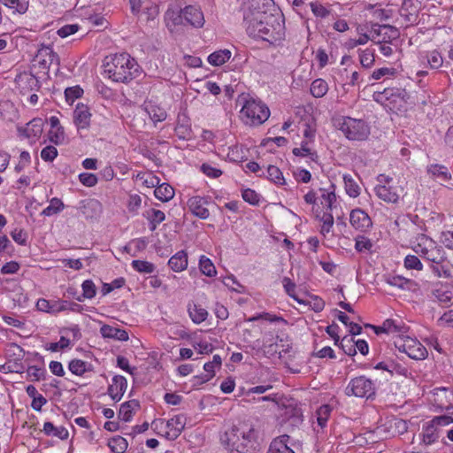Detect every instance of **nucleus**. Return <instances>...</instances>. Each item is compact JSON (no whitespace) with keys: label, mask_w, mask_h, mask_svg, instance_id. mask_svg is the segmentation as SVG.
Wrapping results in <instances>:
<instances>
[{"label":"nucleus","mask_w":453,"mask_h":453,"mask_svg":"<svg viewBox=\"0 0 453 453\" xmlns=\"http://www.w3.org/2000/svg\"><path fill=\"white\" fill-rule=\"evenodd\" d=\"M104 73L116 82L128 83L139 77L142 70L136 60L127 53L115 54L105 58Z\"/></svg>","instance_id":"nucleus-1"},{"label":"nucleus","mask_w":453,"mask_h":453,"mask_svg":"<svg viewBox=\"0 0 453 453\" xmlns=\"http://www.w3.org/2000/svg\"><path fill=\"white\" fill-rule=\"evenodd\" d=\"M262 20L270 27L276 21H283L273 0H247L243 5V23L249 24L250 29L254 31V24Z\"/></svg>","instance_id":"nucleus-2"},{"label":"nucleus","mask_w":453,"mask_h":453,"mask_svg":"<svg viewBox=\"0 0 453 453\" xmlns=\"http://www.w3.org/2000/svg\"><path fill=\"white\" fill-rule=\"evenodd\" d=\"M254 429L244 424L232 426L220 437L223 445L231 453H252L254 449Z\"/></svg>","instance_id":"nucleus-3"},{"label":"nucleus","mask_w":453,"mask_h":453,"mask_svg":"<svg viewBox=\"0 0 453 453\" xmlns=\"http://www.w3.org/2000/svg\"><path fill=\"white\" fill-rule=\"evenodd\" d=\"M241 100L243 103L240 111L241 118L246 125L259 126L268 119L270 116L269 108L260 100L249 95L242 96Z\"/></svg>","instance_id":"nucleus-4"},{"label":"nucleus","mask_w":453,"mask_h":453,"mask_svg":"<svg viewBox=\"0 0 453 453\" xmlns=\"http://www.w3.org/2000/svg\"><path fill=\"white\" fill-rule=\"evenodd\" d=\"M412 250L423 258L436 265H441L446 259L443 248L423 234H418Z\"/></svg>","instance_id":"nucleus-5"},{"label":"nucleus","mask_w":453,"mask_h":453,"mask_svg":"<svg viewBox=\"0 0 453 453\" xmlns=\"http://www.w3.org/2000/svg\"><path fill=\"white\" fill-rule=\"evenodd\" d=\"M283 21H276L273 27H270L265 24V20L254 24V31L250 30L249 24H244L247 34L253 38L261 39L270 43H273L278 40H280L283 35Z\"/></svg>","instance_id":"nucleus-6"},{"label":"nucleus","mask_w":453,"mask_h":453,"mask_svg":"<svg viewBox=\"0 0 453 453\" xmlns=\"http://www.w3.org/2000/svg\"><path fill=\"white\" fill-rule=\"evenodd\" d=\"M338 125L349 140L364 141L370 134V127L363 119L346 117Z\"/></svg>","instance_id":"nucleus-7"},{"label":"nucleus","mask_w":453,"mask_h":453,"mask_svg":"<svg viewBox=\"0 0 453 453\" xmlns=\"http://www.w3.org/2000/svg\"><path fill=\"white\" fill-rule=\"evenodd\" d=\"M377 180L379 184L374 188L376 196L386 203H397L402 188L394 183L392 178L384 174H380Z\"/></svg>","instance_id":"nucleus-8"},{"label":"nucleus","mask_w":453,"mask_h":453,"mask_svg":"<svg viewBox=\"0 0 453 453\" xmlns=\"http://www.w3.org/2000/svg\"><path fill=\"white\" fill-rule=\"evenodd\" d=\"M347 395L365 397L367 399L374 396L376 388L374 382L365 376H358L352 379L345 389Z\"/></svg>","instance_id":"nucleus-9"},{"label":"nucleus","mask_w":453,"mask_h":453,"mask_svg":"<svg viewBox=\"0 0 453 453\" xmlns=\"http://www.w3.org/2000/svg\"><path fill=\"white\" fill-rule=\"evenodd\" d=\"M395 348L409 357L416 360L425 359L427 350L417 339L411 337L399 338L395 342Z\"/></svg>","instance_id":"nucleus-10"},{"label":"nucleus","mask_w":453,"mask_h":453,"mask_svg":"<svg viewBox=\"0 0 453 453\" xmlns=\"http://www.w3.org/2000/svg\"><path fill=\"white\" fill-rule=\"evenodd\" d=\"M34 60L42 70H49L52 65H56L58 67L60 64L58 55L49 46H42L38 50Z\"/></svg>","instance_id":"nucleus-11"},{"label":"nucleus","mask_w":453,"mask_h":453,"mask_svg":"<svg viewBox=\"0 0 453 453\" xmlns=\"http://www.w3.org/2000/svg\"><path fill=\"white\" fill-rule=\"evenodd\" d=\"M186 417L183 414H179L170 418L165 423V436L168 440H175L177 439L186 426Z\"/></svg>","instance_id":"nucleus-12"},{"label":"nucleus","mask_w":453,"mask_h":453,"mask_svg":"<svg viewBox=\"0 0 453 453\" xmlns=\"http://www.w3.org/2000/svg\"><path fill=\"white\" fill-rule=\"evenodd\" d=\"M349 222L357 230L365 232L372 226V220L368 214L361 210H352L349 215Z\"/></svg>","instance_id":"nucleus-13"},{"label":"nucleus","mask_w":453,"mask_h":453,"mask_svg":"<svg viewBox=\"0 0 453 453\" xmlns=\"http://www.w3.org/2000/svg\"><path fill=\"white\" fill-rule=\"evenodd\" d=\"M43 125L44 120L42 119L35 118L25 127H19L18 131L28 139H37L42 134Z\"/></svg>","instance_id":"nucleus-14"},{"label":"nucleus","mask_w":453,"mask_h":453,"mask_svg":"<svg viewBox=\"0 0 453 453\" xmlns=\"http://www.w3.org/2000/svg\"><path fill=\"white\" fill-rule=\"evenodd\" d=\"M206 204H208L207 199L202 196H193L188 201L190 211L202 219H208L210 215L209 210L205 207Z\"/></svg>","instance_id":"nucleus-15"},{"label":"nucleus","mask_w":453,"mask_h":453,"mask_svg":"<svg viewBox=\"0 0 453 453\" xmlns=\"http://www.w3.org/2000/svg\"><path fill=\"white\" fill-rule=\"evenodd\" d=\"M394 93H397V97L404 102L409 98V95L405 89L396 88H385L382 91H375L373 98L377 102L395 101Z\"/></svg>","instance_id":"nucleus-16"},{"label":"nucleus","mask_w":453,"mask_h":453,"mask_svg":"<svg viewBox=\"0 0 453 453\" xmlns=\"http://www.w3.org/2000/svg\"><path fill=\"white\" fill-rule=\"evenodd\" d=\"M127 388V381L126 378L121 375H116L112 379V383L108 387V395L113 401L119 402L122 398Z\"/></svg>","instance_id":"nucleus-17"},{"label":"nucleus","mask_w":453,"mask_h":453,"mask_svg":"<svg viewBox=\"0 0 453 453\" xmlns=\"http://www.w3.org/2000/svg\"><path fill=\"white\" fill-rule=\"evenodd\" d=\"M184 19L195 27H202L204 24V17L203 12L193 5L186 6L182 9Z\"/></svg>","instance_id":"nucleus-18"},{"label":"nucleus","mask_w":453,"mask_h":453,"mask_svg":"<svg viewBox=\"0 0 453 453\" xmlns=\"http://www.w3.org/2000/svg\"><path fill=\"white\" fill-rule=\"evenodd\" d=\"M91 113L88 107L85 104H78L73 112V119L76 127L81 128H88L90 123Z\"/></svg>","instance_id":"nucleus-19"},{"label":"nucleus","mask_w":453,"mask_h":453,"mask_svg":"<svg viewBox=\"0 0 453 453\" xmlns=\"http://www.w3.org/2000/svg\"><path fill=\"white\" fill-rule=\"evenodd\" d=\"M100 333L104 338H110L126 342L128 340V334L126 330L113 327L110 325H103Z\"/></svg>","instance_id":"nucleus-20"},{"label":"nucleus","mask_w":453,"mask_h":453,"mask_svg":"<svg viewBox=\"0 0 453 453\" xmlns=\"http://www.w3.org/2000/svg\"><path fill=\"white\" fill-rule=\"evenodd\" d=\"M168 265L174 272H182L188 266V255L184 250H180L173 255L168 261Z\"/></svg>","instance_id":"nucleus-21"},{"label":"nucleus","mask_w":453,"mask_h":453,"mask_svg":"<svg viewBox=\"0 0 453 453\" xmlns=\"http://www.w3.org/2000/svg\"><path fill=\"white\" fill-rule=\"evenodd\" d=\"M422 441L426 445L435 442L439 438V431L433 422H428L422 428Z\"/></svg>","instance_id":"nucleus-22"},{"label":"nucleus","mask_w":453,"mask_h":453,"mask_svg":"<svg viewBox=\"0 0 453 453\" xmlns=\"http://www.w3.org/2000/svg\"><path fill=\"white\" fill-rule=\"evenodd\" d=\"M139 407L140 403L137 400H130L123 403L119 408V418L125 422H129L133 418L134 410Z\"/></svg>","instance_id":"nucleus-23"},{"label":"nucleus","mask_w":453,"mask_h":453,"mask_svg":"<svg viewBox=\"0 0 453 453\" xmlns=\"http://www.w3.org/2000/svg\"><path fill=\"white\" fill-rule=\"evenodd\" d=\"M427 172L441 184L451 179V174L448 168L441 165H432L428 167Z\"/></svg>","instance_id":"nucleus-24"},{"label":"nucleus","mask_w":453,"mask_h":453,"mask_svg":"<svg viewBox=\"0 0 453 453\" xmlns=\"http://www.w3.org/2000/svg\"><path fill=\"white\" fill-rule=\"evenodd\" d=\"M188 311L190 319L195 324L203 322L208 317V311L202 306L196 303H189L188 305Z\"/></svg>","instance_id":"nucleus-25"},{"label":"nucleus","mask_w":453,"mask_h":453,"mask_svg":"<svg viewBox=\"0 0 453 453\" xmlns=\"http://www.w3.org/2000/svg\"><path fill=\"white\" fill-rule=\"evenodd\" d=\"M145 111L149 114L151 120L155 123L164 121L167 116L165 109L161 108L160 106H158L151 102H149L146 104Z\"/></svg>","instance_id":"nucleus-26"},{"label":"nucleus","mask_w":453,"mask_h":453,"mask_svg":"<svg viewBox=\"0 0 453 453\" xmlns=\"http://www.w3.org/2000/svg\"><path fill=\"white\" fill-rule=\"evenodd\" d=\"M42 431L46 435L58 437L61 440H66L69 433L64 426H55L51 422H45Z\"/></svg>","instance_id":"nucleus-27"},{"label":"nucleus","mask_w":453,"mask_h":453,"mask_svg":"<svg viewBox=\"0 0 453 453\" xmlns=\"http://www.w3.org/2000/svg\"><path fill=\"white\" fill-rule=\"evenodd\" d=\"M433 294L441 303L449 304L453 301V289L449 286H441L434 289Z\"/></svg>","instance_id":"nucleus-28"},{"label":"nucleus","mask_w":453,"mask_h":453,"mask_svg":"<svg viewBox=\"0 0 453 453\" xmlns=\"http://www.w3.org/2000/svg\"><path fill=\"white\" fill-rule=\"evenodd\" d=\"M154 195L158 200L168 202L174 196V189L169 184L163 183L155 188Z\"/></svg>","instance_id":"nucleus-29"},{"label":"nucleus","mask_w":453,"mask_h":453,"mask_svg":"<svg viewBox=\"0 0 453 453\" xmlns=\"http://www.w3.org/2000/svg\"><path fill=\"white\" fill-rule=\"evenodd\" d=\"M231 51L229 50H217L208 57V62L214 66H219L225 64L231 58Z\"/></svg>","instance_id":"nucleus-30"},{"label":"nucleus","mask_w":453,"mask_h":453,"mask_svg":"<svg viewBox=\"0 0 453 453\" xmlns=\"http://www.w3.org/2000/svg\"><path fill=\"white\" fill-rule=\"evenodd\" d=\"M310 90L314 97L320 98L328 91V85L323 79H316L312 81Z\"/></svg>","instance_id":"nucleus-31"},{"label":"nucleus","mask_w":453,"mask_h":453,"mask_svg":"<svg viewBox=\"0 0 453 453\" xmlns=\"http://www.w3.org/2000/svg\"><path fill=\"white\" fill-rule=\"evenodd\" d=\"M108 446L113 453H124L127 449L128 443L125 438L117 435L109 441Z\"/></svg>","instance_id":"nucleus-32"},{"label":"nucleus","mask_w":453,"mask_h":453,"mask_svg":"<svg viewBox=\"0 0 453 453\" xmlns=\"http://www.w3.org/2000/svg\"><path fill=\"white\" fill-rule=\"evenodd\" d=\"M65 208V205L63 203V202L59 199V198H57V197H54L52 198L50 201V205L47 206L42 211V215L43 216H47V217H50V216H52V215H55V214H58V212H60L63 209Z\"/></svg>","instance_id":"nucleus-33"},{"label":"nucleus","mask_w":453,"mask_h":453,"mask_svg":"<svg viewBox=\"0 0 453 453\" xmlns=\"http://www.w3.org/2000/svg\"><path fill=\"white\" fill-rule=\"evenodd\" d=\"M68 368L70 372L77 376L83 375L88 371V363L81 359H73L70 361Z\"/></svg>","instance_id":"nucleus-34"},{"label":"nucleus","mask_w":453,"mask_h":453,"mask_svg":"<svg viewBox=\"0 0 453 453\" xmlns=\"http://www.w3.org/2000/svg\"><path fill=\"white\" fill-rule=\"evenodd\" d=\"M199 266L202 273L208 277L215 276L217 272L214 265L210 258L202 256L199 260Z\"/></svg>","instance_id":"nucleus-35"},{"label":"nucleus","mask_w":453,"mask_h":453,"mask_svg":"<svg viewBox=\"0 0 453 453\" xmlns=\"http://www.w3.org/2000/svg\"><path fill=\"white\" fill-rule=\"evenodd\" d=\"M82 296L77 297L79 302L82 301V298L91 299L96 294V288L94 282L91 280H86L83 281L82 285Z\"/></svg>","instance_id":"nucleus-36"},{"label":"nucleus","mask_w":453,"mask_h":453,"mask_svg":"<svg viewBox=\"0 0 453 453\" xmlns=\"http://www.w3.org/2000/svg\"><path fill=\"white\" fill-rule=\"evenodd\" d=\"M267 178L277 185H284L286 183L281 171L275 165L267 167Z\"/></svg>","instance_id":"nucleus-37"},{"label":"nucleus","mask_w":453,"mask_h":453,"mask_svg":"<svg viewBox=\"0 0 453 453\" xmlns=\"http://www.w3.org/2000/svg\"><path fill=\"white\" fill-rule=\"evenodd\" d=\"M345 189L347 194L351 197H357L360 194V188L350 175L343 176Z\"/></svg>","instance_id":"nucleus-38"},{"label":"nucleus","mask_w":453,"mask_h":453,"mask_svg":"<svg viewBox=\"0 0 453 453\" xmlns=\"http://www.w3.org/2000/svg\"><path fill=\"white\" fill-rule=\"evenodd\" d=\"M383 28H385V30H383V33L381 35L382 40H381V42H379V43H381V42L388 43V42H392L393 40L397 39L400 35L398 29L393 26L383 25Z\"/></svg>","instance_id":"nucleus-39"},{"label":"nucleus","mask_w":453,"mask_h":453,"mask_svg":"<svg viewBox=\"0 0 453 453\" xmlns=\"http://www.w3.org/2000/svg\"><path fill=\"white\" fill-rule=\"evenodd\" d=\"M5 6L19 13H25L28 8V0H0Z\"/></svg>","instance_id":"nucleus-40"},{"label":"nucleus","mask_w":453,"mask_h":453,"mask_svg":"<svg viewBox=\"0 0 453 453\" xmlns=\"http://www.w3.org/2000/svg\"><path fill=\"white\" fill-rule=\"evenodd\" d=\"M280 441H276L271 444L267 453H295L289 447L287 446L285 439H288V435H282Z\"/></svg>","instance_id":"nucleus-41"},{"label":"nucleus","mask_w":453,"mask_h":453,"mask_svg":"<svg viewBox=\"0 0 453 453\" xmlns=\"http://www.w3.org/2000/svg\"><path fill=\"white\" fill-rule=\"evenodd\" d=\"M345 354L348 356H355L357 354L355 342L352 338L343 337L338 343Z\"/></svg>","instance_id":"nucleus-42"},{"label":"nucleus","mask_w":453,"mask_h":453,"mask_svg":"<svg viewBox=\"0 0 453 453\" xmlns=\"http://www.w3.org/2000/svg\"><path fill=\"white\" fill-rule=\"evenodd\" d=\"M132 266L135 271L144 273H151L155 270V265L152 263L143 260H133Z\"/></svg>","instance_id":"nucleus-43"},{"label":"nucleus","mask_w":453,"mask_h":453,"mask_svg":"<svg viewBox=\"0 0 453 453\" xmlns=\"http://www.w3.org/2000/svg\"><path fill=\"white\" fill-rule=\"evenodd\" d=\"M83 94V89L80 86H74L65 88V96L67 103L72 104L75 99L80 98Z\"/></svg>","instance_id":"nucleus-44"},{"label":"nucleus","mask_w":453,"mask_h":453,"mask_svg":"<svg viewBox=\"0 0 453 453\" xmlns=\"http://www.w3.org/2000/svg\"><path fill=\"white\" fill-rule=\"evenodd\" d=\"M404 326L396 323L394 319H386L382 323V329L386 334L403 333Z\"/></svg>","instance_id":"nucleus-45"},{"label":"nucleus","mask_w":453,"mask_h":453,"mask_svg":"<svg viewBox=\"0 0 453 453\" xmlns=\"http://www.w3.org/2000/svg\"><path fill=\"white\" fill-rule=\"evenodd\" d=\"M293 154L295 156L307 157L309 156L312 160H315L317 157V154L315 152H311L308 142H303L301 143L300 148H295L293 150Z\"/></svg>","instance_id":"nucleus-46"},{"label":"nucleus","mask_w":453,"mask_h":453,"mask_svg":"<svg viewBox=\"0 0 453 453\" xmlns=\"http://www.w3.org/2000/svg\"><path fill=\"white\" fill-rule=\"evenodd\" d=\"M203 369L208 373L206 375H204L203 377H199V376L195 377V380H197L196 382H195L196 385L202 384L203 382H207L215 375V371H214L215 365L213 364H211V362L205 363L203 365Z\"/></svg>","instance_id":"nucleus-47"},{"label":"nucleus","mask_w":453,"mask_h":453,"mask_svg":"<svg viewBox=\"0 0 453 453\" xmlns=\"http://www.w3.org/2000/svg\"><path fill=\"white\" fill-rule=\"evenodd\" d=\"M49 140L58 145V144H61L63 143L64 140H65V132H64V128L63 127H60L58 128H55V129H50L49 131Z\"/></svg>","instance_id":"nucleus-48"},{"label":"nucleus","mask_w":453,"mask_h":453,"mask_svg":"<svg viewBox=\"0 0 453 453\" xmlns=\"http://www.w3.org/2000/svg\"><path fill=\"white\" fill-rule=\"evenodd\" d=\"M223 283L232 291H235L237 293L244 292V287L241 285L239 281L235 279V277L233 275L226 277L223 280Z\"/></svg>","instance_id":"nucleus-49"},{"label":"nucleus","mask_w":453,"mask_h":453,"mask_svg":"<svg viewBox=\"0 0 453 453\" xmlns=\"http://www.w3.org/2000/svg\"><path fill=\"white\" fill-rule=\"evenodd\" d=\"M46 371L43 368L37 367L35 365L29 366L27 370V376L31 378L33 381H38L44 379Z\"/></svg>","instance_id":"nucleus-50"},{"label":"nucleus","mask_w":453,"mask_h":453,"mask_svg":"<svg viewBox=\"0 0 453 453\" xmlns=\"http://www.w3.org/2000/svg\"><path fill=\"white\" fill-rule=\"evenodd\" d=\"M404 266L407 269H415L421 271L423 268L422 263L419 258L414 255H408L404 258Z\"/></svg>","instance_id":"nucleus-51"},{"label":"nucleus","mask_w":453,"mask_h":453,"mask_svg":"<svg viewBox=\"0 0 453 453\" xmlns=\"http://www.w3.org/2000/svg\"><path fill=\"white\" fill-rule=\"evenodd\" d=\"M310 6L312 13L318 18H326L330 14V11L318 2H311Z\"/></svg>","instance_id":"nucleus-52"},{"label":"nucleus","mask_w":453,"mask_h":453,"mask_svg":"<svg viewBox=\"0 0 453 453\" xmlns=\"http://www.w3.org/2000/svg\"><path fill=\"white\" fill-rule=\"evenodd\" d=\"M165 18L171 21L173 26L182 24V20L184 19L182 9L180 11L167 10L165 12Z\"/></svg>","instance_id":"nucleus-53"},{"label":"nucleus","mask_w":453,"mask_h":453,"mask_svg":"<svg viewBox=\"0 0 453 453\" xmlns=\"http://www.w3.org/2000/svg\"><path fill=\"white\" fill-rule=\"evenodd\" d=\"M79 180L86 187H94L96 185L98 179L96 174L90 173H82L79 174Z\"/></svg>","instance_id":"nucleus-54"},{"label":"nucleus","mask_w":453,"mask_h":453,"mask_svg":"<svg viewBox=\"0 0 453 453\" xmlns=\"http://www.w3.org/2000/svg\"><path fill=\"white\" fill-rule=\"evenodd\" d=\"M330 413V408L327 405L321 406L317 411V421L322 428L326 426Z\"/></svg>","instance_id":"nucleus-55"},{"label":"nucleus","mask_w":453,"mask_h":453,"mask_svg":"<svg viewBox=\"0 0 453 453\" xmlns=\"http://www.w3.org/2000/svg\"><path fill=\"white\" fill-rule=\"evenodd\" d=\"M282 283H283V287L285 288V291L287 292V294L294 298L296 301H297L298 303H302V301L300 299H298V297L296 296V284L295 282H293L288 277H284L283 278V280H282Z\"/></svg>","instance_id":"nucleus-56"},{"label":"nucleus","mask_w":453,"mask_h":453,"mask_svg":"<svg viewBox=\"0 0 453 453\" xmlns=\"http://www.w3.org/2000/svg\"><path fill=\"white\" fill-rule=\"evenodd\" d=\"M58 156V150L49 145L43 148L41 151V157L46 162H52Z\"/></svg>","instance_id":"nucleus-57"},{"label":"nucleus","mask_w":453,"mask_h":453,"mask_svg":"<svg viewBox=\"0 0 453 453\" xmlns=\"http://www.w3.org/2000/svg\"><path fill=\"white\" fill-rule=\"evenodd\" d=\"M321 221L323 222V225L321 226L320 233L323 235H326L331 231V228L333 227L334 217L331 213H324L321 218Z\"/></svg>","instance_id":"nucleus-58"},{"label":"nucleus","mask_w":453,"mask_h":453,"mask_svg":"<svg viewBox=\"0 0 453 453\" xmlns=\"http://www.w3.org/2000/svg\"><path fill=\"white\" fill-rule=\"evenodd\" d=\"M372 247V243L368 238L364 236L357 238L355 248L358 252L369 251Z\"/></svg>","instance_id":"nucleus-59"},{"label":"nucleus","mask_w":453,"mask_h":453,"mask_svg":"<svg viewBox=\"0 0 453 453\" xmlns=\"http://www.w3.org/2000/svg\"><path fill=\"white\" fill-rule=\"evenodd\" d=\"M323 191L324 192L321 196V198H322L321 203L324 206H326V208L331 210L333 207V203L336 201V196L334 193V189H333L332 191H328L326 193L325 190H323Z\"/></svg>","instance_id":"nucleus-60"},{"label":"nucleus","mask_w":453,"mask_h":453,"mask_svg":"<svg viewBox=\"0 0 453 453\" xmlns=\"http://www.w3.org/2000/svg\"><path fill=\"white\" fill-rule=\"evenodd\" d=\"M79 30V26L77 24H71V25H65L60 27L58 30V35L62 37L65 38L71 35L75 34Z\"/></svg>","instance_id":"nucleus-61"},{"label":"nucleus","mask_w":453,"mask_h":453,"mask_svg":"<svg viewBox=\"0 0 453 453\" xmlns=\"http://www.w3.org/2000/svg\"><path fill=\"white\" fill-rule=\"evenodd\" d=\"M31 162L30 154L27 151H22L19 156V163L15 166V171L17 173L21 172L26 166H27Z\"/></svg>","instance_id":"nucleus-62"},{"label":"nucleus","mask_w":453,"mask_h":453,"mask_svg":"<svg viewBox=\"0 0 453 453\" xmlns=\"http://www.w3.org/2000/svg\"><path fill=\"white\" fill-rule=\"evenodd\" d=\"M147 213V218L149 219V220L154 221L155 223L160 224L165 219V213L160 210L151 209Z\"/></svg>","instance_id":"nucleus-63"},{"label":"nucleus","mask_w":453,"mask_h":453,"mask_svg":"<svg viewBox=\"0 0 453 453\" xmlns=\"http://www.w3.org/2000/svg\"><path fill=\"white\" fill-rule=\"evenodd\" d=\"M242 198L250 204H257L259 202L258 195L252 189L247 188L242 192Z\"/></svg>","instance_id":"nucleus-64"}]
</instances>
